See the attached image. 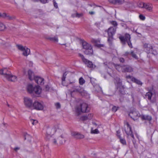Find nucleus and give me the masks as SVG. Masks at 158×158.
Returning <instances> with one entry per match:
<instances>
[{
    "label": "nucleus",
    "mask_w": 158,
    "mask_h": 158,
    "mask_svg": "<svg viewBox=\"0 0 158 158\" xmlns=\"http://www.w3.org/2000/svg\"><path fill=\"white\" fill-rule=\"evenodd\" d=\"M47 137L50 142L55 145H57L58 143H62V140L65 138L64 131L61 127L57 124L53 126L52 128H48Z\"/></svg>",
    "instance_id": "obj_1"
},
{
    "label": "nucleus",
    "mask_w": 158,
    "mask_h": 158,
    "mask_svg": "<svg viewBox=\"0 0 158 158\" xmlns=\"http://www.w3.org/2000/svg\"><path fill=\"white\" fill-rule=\"evenodd\" d=\"M0 74L2 75L9 81L15 82L17 81V77L12 75L10 72L6 68L0 70Z\"/></svg>",
    "instance_id": "obj_2"
},
{
    "label": "nucleus",
    "mask_w": 158,
    "mask_h": 158,
    "mask_svg": "<svg viewBox=\"0 0 158 158\" xmlns=\"http://www.w3.org/2000/svg\"><path fill=\"white\" fill-rule=\"evenodd\" d=\"M115 88L116 89L118 94L120 98L119 100L120 102H122L123 100V95L126 94L124 90V86L122 85V82L115 85Z\"/></svg>",
    "instance_id": "obj_3"
},
{
    "label": "nucleus",
    "mask_w": 158,
    "mask_h": 158,
    "mask_svg": "<svg viewBox=\"0 0 158 158\" xmlns=\"http://www.w3.org/2000/svg\"><path fill=\"white\" fill-rule=\"evenodd\" d=\"M82 43L83 48L85 49L84 52L85 54L87 55H92L93 51L91 45L84 40L82 41Z\"/></svg>",
    "instance_id": "obj_4"
},
{
    "label": "nucleus",
    "mask_w": 158,
    "mask_h": 158,
    "mask_svg": "<svg viewBox=\"0 0 158 158\" xmlns=\"http://www.w3.org/2000/svg\"><path fill=\"white\" fill-rule=\"evenodd\" d=\"M89 109L88 105L85 103H83L77 107L76 112L77 114V115H79L81 112H88L89 111Z\"/></svg>",
    "instance_id": "obj_5"
},
{
    "label": "nucleus",
    "mask_w": 158,
    "mask_h": 158,
    "mask_svg": "<svg viewBox=\"0 0 158 158\" xmlns=\"http://www.w3.org/2000/svg\"><path fill=\"white\" fill-rule=\"evenodd\" d=\"M143 48L144 51L148 54L151 53L154 55L157 54L156 51L153 49V46L150 44L145 43L143 45Z\"/></svg>",
    "instance_id": "obj_6"
},
{
    "label": "nucleus",
    "mask_w": 158,
    "mask_h": 158,
    "mask_svg": "<svg viewBox=\"0 0 158 158\" xmlns=\"http://www.w3.org/2000/svg\"><path fill=\"white\" fill-rule=\"evenodd\" d=\"M79 56L81 58L83 62L85 64L87 65L88 67L90 68H93L94 65L91 61L85 58L84 56L80 53L79 54Z\"/></svg>",
    "instance_id": "obj_7"
},
{
    "label": "nucleus",
    "mask_w": 158,
    "mask_h": 158,
    "mask_svg": "<svg viewBox=\"0 0 158 158\" xmlns=\"http://www.w3.org/2000/svg\"><path fill=\"white\" fill-rule=\"evenodd\" d=\"M24 100V104L26 107L31 108L33 106V101L31 99L28 97H25Z\"/></svg>",
    "instance_id": "obj_8"
},
{
    "label": "nucleus",
    "mask_w": 158,
    "mask_h": 158,
    "mask_svg": "<svg viewBox=\"0 0 158 158\" xmlns=\"http://www.w3.org/2000/svg\"><path fill=\"white\" fill-rule=\"evenodd\" d=\"M129 115L134 120H137L138 118L140 116V114L138 111H131L130 112Z\"/></svg>",
    "instance_id": "obj_9"
},
{
    "label": "nucleus",
    "mask_w": 158,
    "mask_h": 158,
    "mask_svg": "<svg viewBox=\"0 0 158 158\" xmlns=\"http://www.w3.org/2000/svg\"><path fill=\"white\" fill-rule=\"evenodd\" d=\"M33 106L34 109L38 110H42L44 109L42 103L39 102L37 101H35L33 103Z\"/></svg>",
    "instance_id": "obj_10"
},
{
    "label": "nucleus",
    "mask_w": 158,
    "mask_h": 158,
    "mask_svg": "<svg viewBox=\"0 0 158 158\" xmlns=\"http://www.w3.org/2000/svg\"><path fill=\"white\" fill-rule=\"evenodd\" d=\"M121 41L124 44H125L126 42L130 40V35L126 33L123 36H121L119 38Z\"/></svg>",
    "instance_id": "obj_11"
},
{
    "label": "nucleus",
    "mask_w": 158,
    "mask_h": 158,
    "mask_svg": "<svg viewBox=\"0 0 158 158\" xmlns=\"http://www.w3.org/2000/svg\"><path fill=\"white\" fill-rule=\"evenodd\" d=\"M124 0H109V2L113 5H121L124 3Z\"/></svg>",
    "instance_id": "obj_12"
},
{
    "label": "nucleus",
    "mask_w": 158,
    "mask_h": 158,
    "mask_svg": "<svg viewBox=\"0 0 158 158\" xmlns=\"http://www.w3.org/2000/svg\"><path fill=\"white\" fill-rule=\"evenodd\" d=\"M73 90L72 91V92H77L82 94L84 91L83 88L81 87L80 86H74L73 87Z\"/></svg>",
    "instance_id": "obj_13"
},
{
    "label": "nucleus",
    "mask_w": 158,
    "mask_h": 158,
    "mask_svg": "<svg viewBox=\"0 0 158 158\" xmlns=\"http://www.w3.org/2000/svg\"><path fill=\"white\" fill-rule=\"evenodd\" d=\"M127 129L129 131H127L125 130V132L127 134V135L129 136H131L133 139H134V137L133 134L132 133V131L131 130V127L130 126V125L128 123H127Z\"/></svg>",
    "instance_id": "obj_14"
},
{
    "label": "nucleus",
    "mask_w": 158,
    "mask_h": 158,
    "mask_svg": "<svg viewBox=\"0 0 158 158\" xmlns=\"http://www.w3.org/2000/svg\"><path fill=\"white\" fill-rule=\"evenodd\" d=\"M93 114H89L88 115H83L80 118V120L82 121H85L88 120H90L92 118Z\"/></svg>",
    "instance_id": "obj_15"
},
{
    "label": "nucleus",
    "mask_w": 158,
    "mask_h": 158,
    "mask_svg": "<svg viewBox=\"0 0 158 158\" xmlns=\"http://www.w3.org/2000/svg\"><path fill=\"white\" fill-rule=\"evenodd\" d=\"M34 80L38 84L43 85L44 83V79L40 77L36 76L34 77Z\"/></svg>",
    "instance_id": "obj_16"
},
{
    "label": "nucleus",
    "mask_w": 158,
    "mask_h": 158,
    "mask_svg": "<svg viewBox=\"0 0 158 158\" xmlns=\"http://www.w3.org/2000/svg\"><path fill=\"white\" fill-rule=\"evenodd\" d=\"M122 71L124 72H131L133 71L132 68L128 65H124L122 67Z\"/></svg>",
    "instance_id": "obj_17"
},
{
    "label": "nucleus",
    "mask_w": 158,
    "mask_h": 158,
    "mask_svg": "<svg viewBox=\"0 0 158 158\" xmlns=\"http://www.w3.org/2000/svg\"><path fill=\"white\" fill-rule=\"evenodd\" d=\"M116 29L114 28V27H110L108 30V35H110V36H113L116 31Z\"/></svg>",
    "instance_id": "obj_18"
},
{
    "label": "nucleus",
    "mask_w": 158,
    "mask_h": 158,
    "mask_svg": "<svg viewBox=\"0 0 158 158\" xmlns=\"http://www.w3.org/2000/svg\"><path fill=\"white\" fill-rule=\"evenodd\" d=\"M142 7H144V8L146 9L149 11L152 12V4L149 3L145 4V5L143 4Z\"/></svg>",
    "instance_id": "obj_19"
},
{
    "label": "nucleus",
    "mask_w": 158,
    "mask_h": 158,
    "mask_svg": "<svg viewBox=\"0 0 158 158\" xmlns=\"http://www.w3.org/2000/svg\"><path fill=\"white\" fill-rule=\"evenodd\" d=\"M140 117L142 120H147L150 121L152 120V117L151 116L147 115L142 114L140 115Z\"/></svg>",
    "instance_id": "obj_20"
},
{
    "label": "nucleus",
    "mask_w": 158,
    "mask_h": 158,
    "mask_svg": "<svg viewBox=\"0 0 158 158\" xmlns=\"http://www.w3.org/2000/svg\"><path fill=\"white\" fill-rule=\"evenodd\" d=\"M41 91V89L39 85L34 87L33 93L32 94L35 93L36 94H39Z\"/></svg>",
    "instance_id": "obj_21"
},
{
    "label": "nucleus",
    "mask_w": 158,
    "mask_h": 158,
    "mask_svg": "<svg viewBox=\"0 0 158 158\" xmlns=\"http://www.w3.org/2000/svg\"><path fill=\"white\" fill-rule=\"evenodd\" d=\"M72 135L77 139H83L84 137V135H83L75 132L72 133Z\"/></svg>",
    "instance_id": "obj_22"
},
{
    "label": "nucleus",
    "mask_w": 158,
    "mask_h": 158,
    "mask_svg": "<svg viewBox=\"0 0 158 158\" xmlns=\"http://www.w3.org/2000/svg\"><path fill=\"white\" fill-rule=\"evenodd\" d=\"M28 74L29 78L31 81L34 79V77H35L34 76L33 73L30 70L28 71Z\"/></svg>",
    "instance_id": "obj_23"
},
{
    "label": "nucleus",
    "mask_w": 158,
    "mask_h": 158,
    "mask_svg": "<svg viewBox=\"0 0 158 158\" xmlns=\"http://www.w3.org/2000/svg\"><path fill=\"white\" fill-rule=\"evenodd\" d=\"M23 52V55L26 56H27L28 55L30 54V49L27 48H25V50Z\"/></svg>",
    "instance_id": "obj_24"
},
{
    "label": "nucleus",
    "mask_w": 158,
    "mask_h": 158,
    "mask_svg": "<svg viewBox=\"0 0 158 158\" xmlns=\"http://www.w3.org/2000/svg\"><path fill=\"white\" fill-rule=\"evenodd\" d=\"M34 88L32 85L31 84L28 85L27 87V90L28 92L30 94L33 93Z\"/></svg>",
    "instance_id": "obj_25"
},
{
    "label": "nucleus",
    "mask_w": 158,
    "mask_h": 158,
    "mask_svg": "<svg viewBox=\"0 0 158 158\" xmlns=\"http://www.w3.org/2000/svg\"><path fill=\"white\" fill-rule=\"evenodd\" d=\"M3 18H6L7 19L10 20H12L15 18L14 17L8 15L5 13H3Z\"/></svg>",
    "instance_id": "obj_26"
},
{
    "label": "nucleus",
    "mask_w": 158,
    "mask_h": 158,
    "mask_svg": "<svg viewBox=\"0 0 158 158\" xmlns=\"http://www.w3.org/2000/svg\"><path fill=\"white\" fill-rule=\"evenodd\" d=\"M132 81L137 84L141 85H142L143 84V83L139 80H138L135 77L132 78Z\"/></svg>",
    "instance_id": "obj_27"
},
{
    "label": "nucleus",
    "mask_w": 158,
    "mask_h": 158,
    "mask_svg": "<svg viewBox=\"0 0 158 158\" xmlns=\"http://www.w3.org/2000/svg\"><path fill=\"white\" fill-rule=\"evenodd\" d=\"M152 95L153 94L151 90H150L148 92L146 93L145 96L146 97H148V98L149 100H151Z\"/></svg>",
    "instance_id": "obj_28"
},
{
    "label": "nucleus",
    "mask_w": 158,
    "mask_h": 158,
    "mask_svg": "<svg viewBox=\"0 0 158 158\" xmlns=\"http://www.w3.org/2000/svg\"><path fill=\"white\" fill-rule=\"evenodd\" d=\"M47 39L53 42H57L58 40V37L56 36H55L54 37H48Z\"/></svg>",
    "instance_id": "obj_29"
},
{
    "label": "nucleus",
    "mask_w": 158,
    "mask_h": 158,
    "mask_svg": "<svg viewBox=\"0 0 158 158\" xmlns=\"http://www.w3.org/2000/svg\"><path fill=\"white\" fill-rule=\"evenodd\" d=\"M114 81L115 85L122 82V80L118 77H116L114 79Z\"/></svg>",
    "instance_id": "obj_30"
},
{
    "label": "nucleus",
    "mask_w": 158,
    "mask_h": 158,
    "mask_svg": "<svg viewBox=\"0 0 158 158\" xmlns=\"http://www.w3.org/2000/svg\"><path fill=\"white\" fill-rule=\"evenodd\" d=\"M83 13H76L75 14H73L72 15V16L73 17H76L77 18H80L83 16Z\"/></svg>",
    "instance_id": "obj_31"
},
{
    "label": "nucleus",
    "mask_w": 158,
    "mask_h": 158,
    "mask_svg": "<svg viewBox=\"0 0 158 158\" xmlns=\"http://www.w3.org/2000/svg\"><path fill=\"white\" fill-rule=\"evenodd\" d=\"M110 23L113 26L114 28L117 29L118 24L116 21H110Z\"/></svg>",
    "instance_id": "obj_32"
},
{
    "label": "nucleus",
    "mask_w": 158,
    "mask_h": 158,
    "mask_svg": "<svg viewBox=\"0 0 158 158\" xmlns=\"http://www.w3.org/2000/svg\"><path fill=\"white\" fill-rule=\"evenodd\" d=\"M31 1L34 2H40L41 3L43 4H45L47 3L48 1V0H31Z\"/></svg>",
    "instance_id": "obj_33"
},
{
    "label": "nucleus",
    "mask_w": 158,
    "mask_h": 158,
    "mask_svg": "<svg viewBox=\"0 0 158 158\" xmlns=\"http://www.w3.org/2000/svg\"><path fill=\"white\" fill-rule=\"evenodd\" d=\"M30 123H31L33 125H34L38 123V121L36 120L31 119L30 120Z\"/></svg>",
    "instance_id": "obj_34"
},
{
    "label": "nucleus",
    "mask_w": 158,
    "mask_h": 158,
    "mask_svg": "<svg viewBox=\"0 0 158 158\" xmlns=\"http://www.w3.org/2000/svg\"><path fill=\"white\" fill-rule=\"evenodd\" d=\"M16 47H17L20 50L22 51H23L25 50V48L26 47H24L22 46L21 45L17 44L16 45Z\"/></svg>",
    "instance_id": "obj_35"
},
{
    "label": "nucleus",
    "mask_w": 158,
    "mask_h": 158,
    "mask_svg": "<svg viewBox=\"0 0 158 158\" xmlns=\"http://www.w3.org/2000/svg\"><path fill=\"white\" fill-rule=\"evenodd\" d=\"M66 75H67V73H66V72L64 73L63 74V77L62 78V84L63 85H65L63 84V81H65V79L66 77Z\"/></svg>",
    "instance_id": "obj_36"
},
{
    "label": "nucleus",
    "mask_w": 158,
    "mask_h": 158,
    "mask_svg": "<svg viewBox=\"0 0 158 158\" xmlns=\"http://www.w3.org/2000/svg\"><path fill=\"white\" fill-rule=\"evenodd\" d=\"M113 36H110V35H108V41L110 45L112 44V41L113 39Z\"/></svg>",
    "instance_id": "obj_37"
},
{
    "label": "nucleus",
    "mask_w": 158,
    "mask_h": 158,
    "mask_svg": "<svg viewBox=\"0 0 158 158\" xmlns=\"http://www.w3.org/2000/svg\"><path fill=\"white\" fill-rule=\"evenodd\" d=\"M85 81L83 78L81 77L79 79V82L80 85H82L85 83Z\"/></svg>",
    "instance_id": "obj_38"
},
{
    "label": "nucleus",
    "mask_w": 158,
    "mask_h": 158,
    "mask_svg": "<svg viewBox=\"0 0 158 158\" xmlns=\"http://www.w3.org/2000/svg\"><path fill=\"white\" fill-rule=\"evenodd\" d=\"M55 106L56 107V108L57 109L60 108L61 107L60 104L59 102L56 103L55 104Z\"/></svg>",
    "instance_id": "obj_39"
},
{
    "label": "nucleus",
    "mask_w": 158,
    "mask_h": 158,
    "mask_svg": "<svg viewBox=\"0 0 158 158\" xmlns=\"http://www.w3.org/2000/svg\"><path fill=\"white\" fill-rule=\"evenodd\" d=\"M120 142L123 145L126 144V142L124 139H122L120 138Z\"/></svg>",
    "instance_id": "obj_40"
},
{
    "label": "nucleus",
    "mask_w": 158,
    "mask_h": 158,
    "mask_svg": "<svg viewBox=\"0 0 158 158\" xmlns=\"http://www.w3.org/2000/svg\"><path fill=\"white\" fill-rule=\"evenodd\" d=\"M126 42L127 43L128 45L130 48H133V46L130 40L127 41Z\"/></svg>",
    "instance_id": "obj_41"
},
{
    "label": "nucleus",
    "mask_w": 158,
    "mask_h": 158,
    "mask_svg": "<svg viewBox=\"0 0 158 158\" xmlns=\"http://www.w3.org/2000/svg\"><path fill=\"white\" fill-rule=\"evenodd\" d=\"M118 107H117L115 106H114L113 107L112 109V110L114 112H116L118 108Z\"/></svg>",
    "instance_id": "obj_42"
},
{
    "label": "nucleus",
    "mask_w": 158,
    "mask_h": 158,
    "mask_svg": "<svg viewBox=\"0 0 158 158\" xmlns=\"http://www.w3.org/2000/svg\"><path fill=\"white\" fill-rule=\"evenodd\" d=\"M131 54L133 57L135 58H137V56H136V55L134 53L133 51L131 52Z\"/></svg>",
    "instance_id": "obj_43"
},
{
    "label": "nucleus",
    "mask_w": 158,
    "mask_h": 158,
    "mask_svg": "<svg viewBox=\"0 0 158 158\" xmlns=\"http://www.w3.org/2000/svg\"><path fill=\"white\" fill-rule=\"evenodd\" d=\"M113 65L115 67V68L117 70H119V69L120 68V66L119 65H116L114 64H113Z\"/></svg>",
    "instance_id": "obj_44"
},
{
    "label": "nucleus",
    "mask_w": 158,
    "mask_h": 158,
    "mask_svg": "<svg viewBox=\"0 0 158 158\" xmlns=\"http://www.w3.org/2000/svg\"><path fill=\"white\" fill-rule=\"evenodd\" d=\"M94 88L96 89L97 88V89L96 90L97 91L99 92L102 90V88L99 86H94Z\"/></svg>",
    "instance_id": "obj_45"
},
{
    "label": "nucleus",
    "mask_w": 158,
    "mask_h": 158,
    "mask_svg": "<svg viewBox=\"0 0 158 158\" xmlns=\"http://www.w3.org/2000/svg\"><path fill=\"white\" fill-rule=\"evenodd\" d=\"M139 18L140 19L143 20H144L145 19V17L142 15H139Z\"/></svg>",
    "instance_id": "obj_46"
},
{
    "label": "nucleus",
    "mask_w": 158,
    "mask_h": 158,
    "mask_svg": "<svg viewBox=\"0 0 158 158\" xmlns=\"http://www.w3.org/2000/svg\"><path fill=\"white\" fill-rule=\"evenodd\" d=\"M53 4L54 6L56 8H58L57 4L56 2V1L55 0H53Z\"/></svg>",
    "instance_id": "obj_47"
},
{
    "label": "nucleus",
    "mask_w": 158,
    "mask_h": 158,
    "mask_svg": "<svg viewBox=\"0 0 158 158\" xmlns=\"http://www.w3.org/2000/svg\"><path fill=\"white\" fill-rule=\"evenodd\" d=\"M119 61L123 63L124 62V58H122V57H120L118 58Z\"/></svg>",
    "instance_id": "obj_48"
},
{
    "label": "nucleus",
    "mask_w": 158,
    "mask_h": 158,
    "mask_svg": "<svg viewBox=\"0 0 158 158\" xmlns=\"http://www.w3.org/2000/svg\"><path fill=\"white\" fill-rule=\"evenodd\" d=\"M100 23H101L100 22H97L95 23V25L97 27H100Z\"/></svg>",
    "instance_id": "obj_49"
},
{
    "label": "nucleus",
    "mask_w": 158,
    "mask_h": 158,
    "mask_svg": "<svg viewBox=\"0 0 158 158\" xmlns=\"http://www.w3.org/2000/svg\"><path fill=\"white\" fill-rule=\"evenodd\" d=\"M93 133L95 134L98 133L99 132L98 130L97 129H95V130H93L92 131Z\"/></svg>",
    "instance_id": "obj_50"
},
{
    "label": "nucleus",
    "mask_w": 158,
    "mask_h": 158,
    "mask_svg": "<svg viewBox=\"0 0 158 158\" xmlns=\"http://www.w3.org/2000/svg\"><path fill=\"white\" fill-rule=\"evenodd\" d=\"M50 87L48 85H47L45 86V90L46 91H48Z\"/></svg>",
    "instance_id": "obj_51"
},
{
    "label": "nucleus",
    "mask_w": 158,
    "mask_h": 158,
    "mask_svg": "<svg viewBox=\"0 0 158 158\" xmlns=\"http://www.w3.org/2000/svg\"><path fill=\"white\" fill-rule=\"evenodd\" d=\"M126 78L127 79H131V80L132 81V79L133 78H134V77H133L130 75H128L126 77Z\"/></svg>",
    "instance_id": "obj_52"
},
{
    "label": "nucleus",
    "mask_w": 158,
    "mask_h": 158,
    "mask_svg": "<svg viewBox=\"0 0 158 158\" xmlns=\"http://www.w3.org/2000/svg\"><path fill=\"white\" fill-rule=\"evenodd\" d=\"M142 4H144V5H145V3H143V2H141L140 3H139L138 5V6H139V7H141V8H144V7H142L141 6H142Z\"/></svg>",
    "instance_id": "obj_53"
},
{
    "label": "nucleus",
    "mask_w": 158,
    "mask_h": 158,
    "mask_svg": "<svg viewBox=\"0 0 158 158\" xmlns=\"http://www.w3.org/2000/svg\"><path fill=\"white\" fill-rule=\"evenodd\" d=\"M97 46L98 47L100 48L101 47H102L104 46V45L103 44H96Z\"/></svg>",
    "instance_id": "obj_54"
},
{
    "label": "nucleus",
    "mask_w": 158,
    "mask_h": 158,
    "mask_svg": "<svg viewBox=\"0 0 158 158\" xmlns=\"http://www.w3.org/2000/svg\"><path fill=\"white\" fill-rule=\"evenodd\" d=\"M130 54V53L128 52H125L124 54V55L125 56H127Z\"/></svg>",
    "instance_id": "obj_55"
},
{
    "label": "nucleus",
    "mask_w": 158,
    "mask_h": 158,
    "mask_svg": "<svg viewBox=\"0 0 158 158\" xmlns=\"http://www.w3.org/2000/svg\"><path fill=\"white\" fill-rule=\"evenodd\" d=\"M19 149H20V148L19 147H16V148H15L14 150L15 151H17Z\"/></svg>",
    "instance_id": "obj_56"
},
{
    "label": "nucleus",
    "mask_w": 158,
    "mask_h": 158,
    "mask_svg": "<svg viewBox=\"0 0 158 158\" xmlns=\"http://www.w3.org/2000/svg\"><path fill=\"white\" fill-rule=\"evenodd\" d=\"M0 27H5L4 25L2 23H0Z\"/></svg>",
    "instance_id": "obj_57"
},
{
    "label": "nucleus",
    "mask_w": 158,
    "mask_h": 158,
    "mask_svg": "<svg viewBox=\"0 0 158 158\" xmlns=\"http://www.w3.org/2000/svg\"><path fill=\"white\" fill-rule=\"evenodd\" d=\"M89 13L90 15H92L94 14V12L93 11H90L89 12Z\"/></svg>",
    "instance_id": "obj_58"
},
{
    "label": "nucleus",
    "mask_w": 158,
    "mask_h": 158,
    "mask_svg": "<svg viewBox=\"0 0 158 158\" xmlns=\"http://www.w3.org/2000/svg\"><path fill=\"white\" fill-rule=\"evenodd\" d=\"M0 17H3V14H1V13H0Z\"/></svg>",
    "instance_id": "obj_59"
},
{
    "label": "nucleus",
    "mask_w": 158,
    "mask_h": 158,
    "mask_svg": "<svg viewBox=\"0 0 158 158\" xmlns=\"http://www.w3.org/2000/svg\"><path fill=\"white\" fill-rule=\"evenodd\" d=\"M117 133L118 134H119L120 133V131L119 130L117 131Z\"/></svg>",
    "instance_id": "obj_60"
},
{
    "label": "nucleus",
    "mask_w": 158,
    "mask_h": 158,
    "mask_svg": "<svg viewBox=\"0 0 158 158\" xmlns=\"http://www.w3.org/2000/svg\"><path fill=\"white\" fill-rule=\"evenodd\" d=\"M104 64L105 65H107V62H105V63H104Z\"/></svg>",
    "instance_id": "obj_61"
},
{
    "label": "nucleus",
    "mask_w": 158,
    "mask_h": 158,
    "mask_svg": "<svg viewBox=\"0 0 158 158\" xmlns=\"http://www.w3.org/2000/svg\"><path fill=\"white\" fill-rule=\"evenodd\" d=\"M118 137L119 138V139H120V138H121L120 135H118Z\"/></svg>",
    "instance_id": "obj_62"
},
{
    "label": "nucleus",
    "mask_w": 158,
    "mask_h": 158,
    "mask_svg": "<svg viewBox=\"0 0 158 158\" xmlns=\"http://www.w3.org/2000/svg\"><path fill=\"white\" fill-rule=\"evenodd\" d=\"M63 84L65 85L64 86L66 85H65V81H63Z\"/></svg>",
    "instance_id": "obj_63"
},
{
    "label": "nucleus",
    "mask_w": 158,
    "mask_h": 158,
    "mask_svg": "<svg viewBox=\"0 0 158 158\" xmlns=\"http://www.w3.org/2000/svg\"><path fill=\"white\" fill-rule=\"evenodd\" d=\"M89 5L90 6H92V5H90V4H89Z\"/></svg>",
    "instance_id": "obj_64"
}]
</instances>
